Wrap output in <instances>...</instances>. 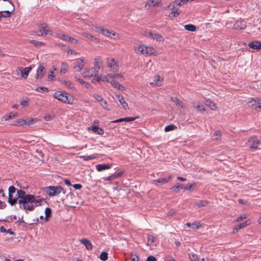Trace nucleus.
I'll return each mask as SVG.
<instances>
[{
	"instance_id": "f257e3e1",
	"label": "nucleus",
	"mask_w": 261,
	"mask_h": 261,
	"mask_svg": "<svg viewBox=\"0 0 261 261\" xmlns=\"http://www.w3.org/2000/svg\"><path fill=\"white\" fill-rule=\"evenodd\" d=\"M17 195L19 208L25 211H34L36 207L42 205L44 201L41 196L27 194L22 190H18Z\"/></svg>"
},
{
	"instance_id": "f03ea898",
	"label": "nucleus",
	"mask_w": 261,
	"mask_h": 261,
	"mask_svg": "<svg viewBox=\"0 0 261 261\" xmlns=\"http://www.w3.org/2000/svg\"><path fill=\"white\" fill-rule=\"evenodd\" d=\"M54 97L65 103L72 105L74 100V96L65 91H58L54 93Z\"/></svg>"
},
{
	"instance_id": "7ed1b4c3",
	"label": "nucleus",
	"mask_w": 261,
	"mask_h": 261,
	"mask_svg": "<svg viewBox=\"0 0 261 261\" xmlns=\"http://www.w3.org/2000/svg\"><path fill=\"white\" fill-rule=\"evenodd\" d=\"M134 50L137 54L148 55H153L155 52V49L152 47L138 44L134 45Z\"/></svg>"
},
{
	"instance_id": "20e7f679",
	"label": "nucleus",
	"mask_w": 261,
	"mask_h": 261,
	"mask_svg": "<svg viewBox=\"0 0 261 261\" xmlns=\"http://www.w3.org/2000/svg\"><path fill=\"white\" fill-rule=\"evenodd\" d=\"M44 190L50 196L58 195L64 190L61 186H49L45 188Z\"/></svg>"
},
{
	"instance_id": "39448f33",
	"label": "nucleus",
	"mask_w": 261,
	"mask_h": 261,
	"mask_svg": "<svg viewBox=\"0 0 261 261\" xmlns=\"http://www.w3.org/2000/svg\"><path fill=\"white\" fill-rule=\"evenodd\" d=\"M84 77L87 79H91L93 76H96L98 74V71L94 67L85 69L82 73Z\"/></svg>"
},
{
	"instance_id": "423d86ee",
	"label": "nucleus",
	"mask_w": 261,
	"mask_h": 261,
	"mask_svg": "<svg viewBox=\"0 0 261 261\" xmlns=\"http://www.w3.org/2000/svg\"><path fill=\"white\" fill-rule=\"evenodd\" d=\"M107 64L113 72H117L119 70V63L114 58H108L107 59Z\"/></svg>"
},
{
	"instance_id": "0eeeda50",
	"label": "nucleus",
	"mask_w": 261,
	"mask_h": 261,
	"mask_svg": "<svg viewBox=\"0 0 261 261\" xmlns=\"http://www.w3.org/2000/svg\"><path fill=\"white\" fill-rule=\"evenodd\" d=\"M87 61L84 58H80L75 60L73 69L74 72H79L82 70L86 64Z\"/></svg>"
},
{
	"instance_id": "6e6552de",
	"label": "nucleus",
	"mask_w": 261,
	"mask_h": 261,
	"mask_svg": "<svg viewBox=\"0 0 261 261\" xmlns=\"http://www.w3.org/2000/svg\"><path fill=\"white\" fill-rule=\"evenodd\" d=\"M100 32L103 35L109 37L111 38L116 39L118 38V34L116 33L110 31L108 29H105L102 28H99Z\"/></svg>"
},
{
	"instance_id": "1a4fd4ad",
	"label": "nucleus",
	"mask_w": 261,
	"mask_h": 261,
	"mask_svg": "<svg viewBox=\"0 0 261 261\" xmlns=\"http://www.w3.org/2000/svg\"><path fill=\"white\" fill-rule=\"evenodd\" d=\"M51 31L49 30L48 27L46 23L41 24L39 26V33L40 34H38V35L43 36L46 35L48 34H51Z\"/></svg>"
},
{
	"instance_id": "9d476101",
	"label": "nucleus",
	"mask_w": 261,
	"mask_h": 261,
	"mask_svg": "<svg viewBox=\"0 0 261 261\" xmlns=\"http://www.w3.org/2000/svg\"><path fill=\"white\" fill-rule=\"evenodd\" d=\"M250 148L251 149H256L258 145L260 143V141L257 139L256 136H252L248 140Z\"/></svg>"
},
{
	"instance_id": "9b49d317",
	"label": "nucleus",
	"mask_w": 261,
	"mask_h": 261,
	"mask_svg": "<svg viewBox=\"0 0 261 261\" xmlns=\"http://www.w3.org/2000/svg\"><path fill=\"white\" fill-rule=\"evenodd\" d=\"M32 69V67L31 66H29L25 68L19 67L17 70V71L19 70L21 73V76L24 79H27Z\"/></svg>"
},
{
	"instance_id": "f8f14e48",
	"label": "nucleus",
	"mask_w": 261,
	"mask_h": 261,
	"mask_svg": "<svg viewBox=\"0 0 261 261\" xmlns=\"http://www.w3.org/2000/svg\"><path fill=\"white\" fill-rule=\"evenodd\" d=\"M248 46L252 49L259 50L261 49V42L257 40L253 41L248 43Z\"/></svg>"
},
{
	"instance_id": "ddd939ff",
	"label": "nucleus",
	"mask_w": 261,
	"mask_h": 261,
	"mask_svg": "<svg viewBox=\"0 0 261 261\" xmlns=\"http://www.w3.org/2000/svg\"><path fill=\"white\" fill-rule=\"evenodd\" d=\"M79 241L85 246L87 250H91L92 249L93 245L90 240L87 239H82L80 240Z\"/></svg>"
},
{
	"instance_id": "4468645a",
	"label": "nucleus",
	"mask_w": 261,
	"mask_h": 261,
	"mask_svg": "<svg viewBox=\"0 0 261 261\" xmlns=\"http://www.w3.org/2000/svg\"><path fill=\"white\" fill-rule=\"evenodd\" d=\"M94 67L98 70L103 68L102 61L99 57L95 58L94 60Z\"/></svg>"
},
{
	"instance_id": "2eb2a0df",
	"label": "nucleus",
	"mask_w": 261,
	"mask_h": 261,
	"mask_svg": "<svg viewBox=\"0 0 261 261\" xmlns=\"http://www.w3.org/2000/svg\"><path fill=\"white\" fill-rule=\"evenodd\" d=\"M45 72V68L43 66H40L38 67L37 71V75H36V79L38 80H41L42 78L43 77L44 74Z\"/></svg>"
},
{
	"instance_id": "dca6fc26",
	"label": "nucleus",
	"mask_w": 261,
	"mask_h": 261,
	"mask_svg": "<svg viewBox=\"0 0 261 261\" xmlns=\"http://www.w3.org/2000/svg\"><path fill=\"white\" fill-rule=\"evenodd\" d=\"M88 129L96 134L103 135L104 133V132L102 128L95 125H91V126L89 127Z\"/></svg>"
},
{
	"instance_id": "f3484780",
	"label": "nucleus",
	"mask_w": 261,
	"mask_h": 261,
	"mask_svg": "<svg viewBox=\"0 0 261 261\" xmlns=\"http://www.w3.org/2000/svg\"><path fill=\"white\" fill-rule=\"evenodd\" d=\"M146 36L150 37L151 38L156 39L158 41H164L163 37L159 34L149 32L146 34Z\"/></svg>"
},
{
	"instance_id": "a211bd4d",
	"label": "nucleus",
	"mask_w": 261,
	"mask_h": 261,
	"mask_svg": "<svg viewBox=\"0 0 261 261\" xmlns=\"http://www.w3.org/2000/svg\"><path fill=\"white\" fill-rule=\"evenodd\" d=\"M117 97L122 108L124 110H126L128 108V105L126 102L124 97L122 95H117Z\"/></svg>"
},
{
	"instance_id": "6ab92c4d",
	"label": "nucleus",
	"mask_w": 261,
	"mask_h": 261,
	"mask_svg": "<svg viewBox=\"0 0 261 261\" xmlns=\"http://www.w3.org/2000/svg\"><path fill=\"white\" fill-rule=\"evenodd\" d=\"M250 224V222L249 221H246L243 223H242L238 225L236 227L233 228V233L238 232L241 228L245 227V226L249 225Z\"/></svg>"
},
{
	"instance_id": "aec40b11",
	"label": "nucleus",
	"mask_w": 261,
	"mask_h": 261,
	"mask_svg": "<svg viewBox=\"0 0 261 261\" xmlns=\"http://www.w3.org/2000/svg\"><path fill=\"white\" fill-rule=\"evenodd\" d=\"M192 105L194 108L197 109L199 112L201 113H204L205 112V109L204 106L199 102H194L192 103Z\"/></svg>"
},
{
	"instance_id": "412c9836",
	"label": "nucleus",
	"mask_w": 261,
	"mask_h": 261,
	"mask_svg": "<svg viewBox=\"0 0 261 261\" xmlns=\"http://www.w3.org/2000/svg\"><path fill=\"white\" fill-rule=\"evenodd\" d=\"M209 203L210 201H208V200H200L195 204L194 207L196 208H199L201 207H205L207 206Z\"/></svg>"
},
{
	"instance_id": "4be33fe9",
	"label": "nucleus",
	"mask_w": 261,
	"mask_h": 261,
	"mask_svg": "<svg viewBox=\"0 0 261 261\" xmlns=\"http://www.w3.org/2000/svg\"><path fill=\"white\" fill-rule=\"evenodd\" d=\"M111 167L109 164H97L96 165V169L98 171H102L105 170L109 169Z\"/></svg>"
},
{
	"instance_id": "5701e85b",
	"label": "nucleus",
	"mask_w": 261,
	"mask_h": 261,
	"mask_svg": "<svg viewBox=\"0 0 261 261\" xmlns=\"http://www.w3.org/2000/svg\"><path fill=\"white\" fill-rule=\"evenodd\" d=\"M110 83L111 84V85L114 87H115V88H116L117 89L121 90H123L124 89V88L123 86H122L121 85H120V84L119 82H118L117 81H116L114 80H111Z\"/></svg>"
},
{
	"instance_id": "b1692460",
	"label": "nucleus",
	"mask_w": 261,
	"mask_h": 261,
	"mask_svg": "<svg viewBox=\"0 0 261 261\" xmlns=\"http://www.w3.org/2000/svg\"><path fill=\"white\" fill-rule=\"evenodd\" d=\"M62 83L69 89L73 90L75 88L73 84L70 81L64 80L62 82Z\"/></svg>"
},
{
	"instance_id": "393cba45",
	"label": "nucleus",
	"mask_w": 261,
	"mask_h": 261,
	"mask_svg": "<svg viewBox=\"0 0 261 261\" xmlns=\"http://www.w3.org/2000/svg\"><path fill=\"white\" fill-rule=\"evenodd\" d=\"M204 103L206 106H208L212 110H215L217 109L215 104L209 99H206L204 101Z\"/></svg>"
},
{
	"instance_id": "a878e982",
	"label": "nucleus",
	"mask_w": 261,
	"mask_h": 261,
	"mask_svg": "<svg viewBox=\"0 0 261 261\" xmlns=\"http://www.w3.org/2000/svg\"><path fill=\"white\" fill-rule=\"evenodd\" d=\"M257 99H251L248 103V106L253 109H256L257 108Z\"/></svg>"
},
{
	"instance_id": "bb28decb",
	"label": "nucleus",
	"mask_w": 261,
	"mask_h": 261,
	"mask_svg": "<svg viewBox=\"0 0 261 261\" xmlns=\"http://www.w3.org/2000/svg\"><path fill=\"white\" fill-rule=\"evenodd\" d=\"M245 26L244 21H237L234 24V28L236 29H244Z\"/></svg>"
},
{
	"instance_id": "cd10ccee",
	"label": "nucleus",
	"mask_w": 261,
	"mask_h": 261,
	"mask_svg": "<svg viewBox=\"0 0 261 261\" xmlns=\"http://www.w3.org/2000/svg\"><path fill=\"white\" fill-rule=\"evenodd\" d=\"M99 157V155L97 153H95L93 154H91L90 155H87V156H83L82 158L84 159L85 161H88L93 160Z\"/></svg>"
},
{
	"instance_id": "c85d7f7f",
	"label": "nucleus",
	"mask_w": 261,
	"mask_h": 261,
	"mask_svg": "<svg viewBox=\"0 0 261 261\" xmlns=\"http://www.w3.org/2000/svg\"><path fill=\"white\" fill-rule=\"evenodd\" d=\"M55 36L61 38L62 40L66 41H68V40L69 39V38H70V36H69L66 34H61L59 33H56Z\"/></svg>"
},
{
	"instance_id": "c756f323",
	"label": "nucleus",
	"mask_w": 261,
	"mask_h": 261,
	"mask_svg": "<svg viewBox=\"0 0 261 261\" xmlns=\"http://www.w3.org/2000/svg\"><path fill=\"white\" fill-rule=\"evenodd\" d=\"M151 84L155 85L157 86H160L162 84V81L161 80V78L159 75H155L154 76V82H151Z\"/></svg>"
},
{
	"instance_id": "7c9ffc66",
	"label": "nucleus",
	"mask_w": 261,
	"mask_h": 261,
	"mask_svg": "<svg viewBox=\"0 0 261 261\" xmlns=\"http://www.w3.org/2000/svg\"><path fill=\"white\" fill-rule=\"evenodd\" d=\"M172 101L177 106H179L181 108L184 107L183 103L181 101H180L179 99H178L176 97H171Z\"/></svg>"
},
{
	"instance_id": "2f4dec72",
	"label": "nucleus",
	"mask_w": 261,
	"mask_h": 261,
	"mask_svg": "<svg viewBox=\"0 0 261 261\" xmlns=\"http://www.w3.org/2000/svg\"><path fill=\"white\" fill-rule=\"evenodd\" d=\"M8 202L11 205H13L16 203L18 202V198H13V194H10V193H9Z\"/></svg>"
},
{
	"instance_id": "473e14b6",
	"label": "nucleus",
	"mask_w": 261,
	"mask_h": 261,
	"mask_svg": "<svg viewBox=\"0 0 261 261\" xmlns=\"http://www.w3.org/2000/svg\"><path fill=\"white\" fill-rule=\"evenodd\" d=\"M168 181V179L165 178H160L158 179L154 180L153 181V184L155 185H157V183H160L161 185H163L165 183H167Z\"/></svg>"
},
{
	"instance_id": "72a5a7b5",
	"label": "nucleus",
	"mask_w": 261,
	"mask_h": 261,
	"mask_svg": "<svg viewBox=\"0 0 261 261\" xmlns=\"http://www.w3.org/2000/svg\"><path fill=\"white\" fill-rule=\"evenodd\" d=\"M68 68V65L66 63H62L60 69V73L61 74H64L66 73Z\"/></svg>"
},
{
	"instance_id": "f704fd0d",
	"label": "nucleus",
	"mask_w": 261,
	"mask_h": 261,
	"mask_svg": "<svg viewBox=\"0 0 261 261\" xmlns=\"http://www.w3.org/2000/svg\"><path fill=\"white\" fill-rule=\"evenodd\" d=\"M45 220L46 221H48V218L51 216V210L49 207H46L45 209Z\"/></svg>"
},
{
	"instance_id": "c9c22d12",
	"label": "nucleus",
	"mask_w": 261,
	"mask_h": 261,
	"mask_svg": "<svg viewBox=\"0 0 261 261\" xmlns=\"http://www.w3.org/2000/svg\"><path fill=\"white\" fill-rule=\"evenodd\" d=\"M155 241L156 238L155 237L152 235H148L147 245H151L152 244L154 243Z\"/></svg>"
},
{
	"instance_id": "e433bc0d",
	"label": "nucleus",
	"mask_w": 261,
	"mask_h": 261,
	"mask_svg": "<svg viewBox=\"0 0 261 261\" xmlns=\"http://www.w3.org/2000/svg\"><path fill=\"white\" fill-rule=\"evenodd\" d=\"M185 29L189 31L194 32L196 30V27L193 24H187L185 25Z\"/></svg>"
},
{
	"instance_id": "4c0bfd02",
	"label": "nucleus",
	"mask_w": 261,
	"mask_h": 261,
	"mask_svg": "<svg viewBox=\"0 0 261 261\" xmlns=\"http://www.w3.org/2000/svg\"><path fill=\"white\" fill-rule=\"evenodd\" d=\"M16 116H17V113H16L15 114L10 113L9 115L4 116L2 119L6 121V120H8V119H12Z\"/></svg>"
},
{
	"instance_id": "58836bf2",
	"label": "nucleus",
	"mask_w": 261,
	"mask_h": 261,
	"mask_svg": "<svg viewBox=\"0 0 261 261\" xmlns=\"http://www.w3.org/2000/svg\"><path fill=\"white\" fill-rule=\"evenodd\" d=\"M158 2L156 1L155 0H148L146 3L145 7H147V6H148V7L155 6V5H156L158 4Z\"/></svg>"
},
{
	"instance_id": "ea45409f",
	"label": "nucleus",
	"mask_w": 261,
	"mask_h": 261,
	"mask_svg": "<svg viewBox=\"0 0 261 261\" xmlns=\"http://www.w3.org/2000/svg\"><path fill=\"white\" fill-rule=\"evenodd\" d=\"M124 172V171H121L118 173H115L110 176V179H115L120 177Z\"/></svg>"
},
{
	"instance_id": "a19ab883",
	"label": "nucleus",
	"mask_w": 261,
	"mask_h": 261,
	"mask_svg": "<svg viewBox=\"0 0 261 261\" xmlns=\"http://www.w3.org/2000/svg\"><path fill=\"white\" fill-rule=\"evenodd\" d=\"M26 123H27L26 120L23 119H18L17 121H15L13 122L14 125H23L24 124H25Z\"/></svg>"
},
{
	"instance_id": "79ce46f5",
	"label": "nucleus",
	"mask_w": 261,
	"mask_h": 261,
	"mask_svg": "<svg viewBox=\"0 0 261 261\" xmlns=\"http://www.w3.org/2000/svg\"><path fill=\"white\" fill-rule=\"evenodd\" d=\"M201 227V224L199 221H195L192 223V228L193 230H197Z\"/></svg>"
},
{
	"instance_id": "37998d69",
	"label": "nucleus",
	"mask_w": 261,
	"mask_h": 261,
	"mask_svg": "<svg viewBox=\"0 0 261 261\" xmlns=\"http://www.w3.org/2000/svg\"><path fill=\"white\" fill-rule=\"evenodd\" d=\"M176 128V126L173 124L168 125L165 127V131L166 132H170L174 130Z\"/></svg>"
},
{
	"instance_id": "c03bdc74",
	"label": "nucleus",
	"mask_w": 261,
	"mask_h": 261,
	"mask_svg": "<svg viewBox=\"0 0 261 261\" xmlns=\"http://www.w3.org/2000/svg\"><path fill=\"white\" fill-rule=\"evenodd\" d=\"M214 139L219 140L221 139V134L220 131L216 130L213 136Z\"/></svg>"
},
{
	"instance_id": "a18cd8bd",
	"label": "nucleus",
	"mask_w": 261,
	"mask_h": 261,
	"mask_svg": "<svg viewBox=\"0 0 261 261\" xmlns=\"http://www.w3.org/2000/svg\"><path fill=\"white\" fill-rule=\"evenodd\" d=\"M100 259L105 261L108 259V253L106 252H102L100 255Z\"/></svg>"
},
{
	"instance_id": "49530a36",
	"label": "nucleus",
	"mask_w": 261,
	"mask_h": 261,
	"mask_svg": "<svg viewBox=\"0 0 261 261\" xmlns=\"http://www.w3.org/2000/svg\"><path fill=\"white\" fill-rule=\"evenodd\" d=\"M189 256L191 261H199L198 257L197 255L193 253H190Z\"/></svg>"
},
{
	"instance_id": "de8ad7c7",
	"label": "nucleus",
	"mask_w": 261,
	"mask_h": 261,
	"mask_svg": "<svg viewBox=\"0 0 261 261\" xmlns=\"http://www.w3.org/2000/svg\"><path fill=\"white\" fill-rule=\"evenodd\" d=\"M100 103V106L105 110H109L110 109L107 107V101L104 99Z\"/></svg>"
},
{
	"instance_id": "09e8293b",
	"label": "nucleus",
	"mask_w": 261,
	"mask_h": 261,
	"mask_svg": "<svg viewBox=\"0 0 261 261\" xmlns=\"http://www.w3.org/2000/svg\"><path fill=\"white\" fill-rule=\"evenodd\" d=\"M100 81L106 82L107 83H110L111 81L108 78V76L106 75H100Z\"/></svg>"
},
{
	"instance_id": "8fccbe9b",
	"label": "nucleus",
	"mask_w": 261,
	"mask_h": 261,
	"mask_svg": "<svg viewBox=\"0 0 261 261\" xmlns=\"http://www.w3.org/2000/svg\"><path fill=\"white\" fill-rule=\"evenodd\" d=\"M93 97L99 102H100L103 98L99 94H94L93 95Z\"/></svg>"
},
{
	"instance_id": "3c124183",
	"label": "nucleus",
	"mask_w": 261,
	"mask_h": 261,
	"mask_svg": "<svg viewBox=\"0 0 261 261\" xmlns=\"http://www.w3.org/2000/svg\"><path fill=\"white\" fill-rule=\"evenodd\" d=\"M82 34L83 36L86 37L91 40H93L94 39H96V38L94 36H92L91 34H88L87 33L84 32L82 33Z\"/></svg>"
},
{
	"instance_id": "603ef678",
	"label": "nucleus",
	"mask_w": 261,
	"mask_h": 261,
	"mask_svg": "<svg viewBox=\"0 0 261 261\" xmlns=\"http://www.w3.org/2000/svg\"><path fill=\"white\" fill-rule=\"evenodd\" d=\"M188 2L187 0H175V3L176 5L180 6L184 5L185 3Z\"/></svg>"
},
{
	"instance_id": "864d4df0",
	"label": "nucleus",
	"mask_w": 261,
	"mask_h": 261,
	"mask_svg": "<svg viewBox=\"0 0 261 261\" xmlns=\"http://www.w3.org/2000/svg\"><path fill=\"white\" fill-rule=\"evenodd\" d=\"M184 188L183 186L181 185H175V186L173 187L171 189L175 191V192H177L178 190L179 189H181Z\"/></svg>"
},
{
	"instance_id": "5fc2aeb1",
	"label": "nucleus",
	"mask_w": 261,
	"mask_h": 261,
	"mask_svg": "<svg viewBox=\"0 0 261 261\" xmlns=\"http://www.w3.org/2000/svg\"><path fill=\"white\" fill-rule=\"evenodd\" d=\"M93 77L94 78L91 80V82L93 84H95L96 83L100 81V75H98V74L96 76H93Z\"/></svg>"
},
{
	"instance_id": "6e6d98bb",
	"label": "nucleus",
	"mask_w": 261,
	"mask_h": 261,
	"mask_svg": "<svg viewBox=\"0 0 261 261\" xmlns=\"http://www.w3.org/2000/svg\"><path fill=\"white\" fill-rule=\"evenodd\" d=\"M13 12L12 11H5L3 12V13H4V14H2V17H9L11 16V12Z\"/></svg>"
},
{
	"instance_id": "4d7b16f0",
	"label": "nucleus",
	"mask_w": 261,
	"mask_h": 261,
	"mask_svg": "<svg viewBox=\"0 0 261 261\" xmlns=\"http://www.w3.org/2000/svg\"><path fill=\"white\" fill-rule=\"evenodd\" d=\"M136 119V117H128L123 118V121L130 122L135 120Z\"/></svg>"
},
{
	"instance_id": "13d9d810",
	"label": "nucleus",
	"mask_w": 261,
	"mask_h": 261,
	"mask_svg": "<svg viewBox=\"0 0 261 261\" xmlns=\"http://www.w3.org/2000/svg\"><path fill=\"white\" fill-rule=\"evenodd\" d=\"M175 5H176V4H175V1H174V2H173V3H171L170 4H169L167 7L166 9H168L169 10H174V8H175Z\"/></svg>"
},
{
	"instance_id": "bf43d9fd",
	"label": "nucleus",
	"mask_w": 261,
	"mask_h": 261,
	"mask_svg": "<svg viewBox=\"0 0 261 261\" xmlns=\"http://www.w3.org/2000/svg\"><path fill=\"white\" fill-rule=\"evenodd\" d=\"M15 191L16 188L14 186H12L9 188V193H10V194H13Z\"/></svg>"
},
{
	"instance_id": "052dcab7",
	"label": "nucleus",
	"mask_w": 261,
	"mask_h": 261,
	"mask_svg": "<svg viewBox=\"0 0 261 261\" xmlns=\"http://www.w3.org/2000/svg\"><path fill=\"white\" fill-rule=\"evenodd\" d=\"M179 15V13L176 11H173L169 14V17H176L178 16Z\"/></svg>"
},
{
	"instance_id": "680f3d73",
	"label": "nucleus",
	"mask_w": 261,
	"mask_h": 261,
	"mask_svg": "<svg viewBox=\"0 0 261 261\" xmlns=\"http://www.w3.org/2000/svg\"><path fill=\"white\" fill-rule=\"evenodd\" d=\"M31 42H32L33 43H34L35 44V45L36 46H40L44 44V43L42 42L37 41H35V40H32Z\"/></svg>"
},
{
	"instance_id": "e2e57ef3",
	"label": "nucleus",
	"mask_w": 261,
	"mask_h": 261,
	"mask_svg": "<svg viewBox=\"0 0 261 261\" xmlns=\"http://www.w3.org/2000/svg\"><path fill=\"white\" fill-rule=\"evenodd\" d=\"M36 90L38 92H41V91H42L43 92H47L48 91V89L46 87H38L36 89Z\"/></svg>"
},
{
	"instance_id": "0e129e2a",
	"label": "nucleus",
	"mask_w": 261,
	"mask_h": 261,
	"mask_svg": "<svg viewBox=\"0 0 261 261\" xmlns=\"http://www.w3.org/2000/svg\"><path fill=\"white\" fill-rule=\"evenodd\" d=\"M54 116L53 115H46L44 117V119L46 121H49V120L53 119L54 118Z\"/></svg>"
},
{
	"instance_id": "69168bd1",
	"label": "nucleus",
	"mask_w": 261,
	"mask_h": 261,
	"mask_svg": "<svg viewBox=\"0 0 261 261\" xmlns=\"http://www.w3.org/2000/svg\"><path fill=\"white\" fill-rule=\"evenodd\" d=\"M246 218H247V216L246 215H243L240 216L239 217H238L236 221L237 222L242 221L244 219H246Z\"/></svg>"
},
{
	"instance_id": "338daca9",
	"label": "nucleus",
	"mask_w": 261,
	"mask_h": 261,
	"mask_svg": "<svg viewBox=\"0 0 261 261\" xmlns=\"http://www.w3.org/2000/svg\"><path fill=\"white\" fill-rule=\"evenodd\" d=\"M28 104V100L23 99L20 102V105H21L23 107L27 106Z\"/></svg>"
},
{
	"instance_id": "774afa93",
	"label": "nucleus",
	"mask_w": 261,
	"mask_h": 261,
	"mask_svg": "<svg viewBox=\"0 0 261 261\" xmlns=\"http://www.w3.org/2000/svg\"><path fill=\"white\" fill-rule=\"evenodd\" d=\"M146 261H156V258L153 256H149L147 258Z\"/></svg>"
}]
</instances>
